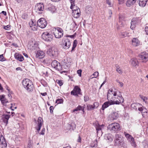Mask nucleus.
Listing matches in <instances>:
<instances>
[{"mask_svg": "<svg viewBox=\"0 0 148 148\" xmlns=\"http://www.w3.org/2000/svg\"><path fill=\"white\" fill-rule=\"evenodd\" d=\"M22 84L24 88L28 92H32L34 89V86L32 82L28 79H25L23 80Z\"/></svg>", "mask_w": 148, "mask_h": 148, "instance_id": "f257e3e1", "label": "nucleus"}, {"mask_svg": "<svg viewBox=\"0 0 148 148\" xmlns=\"http://www.w3.org/2000/svg\"><path fill=\"white\" fill-rule=\"evenodd\" d=\"M108 129L112 132H116L121 130L119 124L118 123H114L109 124L108 127Z\"/></svg>", "mask_w": 148, "mask_h": 148, "instance_id": "f03ea898", "label": "nucleus"}, {"mask_svg": "<svg viewBox=\"0 0 148 148\" xmlns=\"http://www.w3.org/2000/svg\"><path fill=\"white\" fill-rule=\"evenodd\" d=\"M53 34L56 38H60L63 36V30L60 27H57L56 28H54L53 29Z\"/></svg>", "mask_w": 148, "mask_h": 148, "instance_id": "7ed1b4c3", "label": "nucleus"}, {"mask_svg": "<svg viewBox=\"0 0 148 148\" xmlns=\"http://www.w3.org/2000/svg\"><path fill=\"white\" fill-rule=\"evenodd\" d=\"M62 46L65 49H68L71 45L70 40L66 37H64L62 39Z\"/></svg>", "mask_w": 148, "mask_h": 148, "instance_id": "20e7f679", "label": "nucleus"}, {"mask_svg": "<svg viewBox=\"0 0 148 148\" xmlns=\"http://www.w3.org/2000/svg\"><path fill=\"white\" fill-rule=\"evenodd\" d=\"M42 38L45 41H51L52 40L53 35L50 33L47 32H44L42 35Z\"/></svg>", "mask_w": 148, "mask_h": 148, "instance_id": "39448f33", "label": "nucleus"}, {"mask_svg": "<svg viewBox=\"0 0 148 148\" xmlns=\"http://www.w3.org/2000/svg\"><path fill=\"white\" fill-rule=\"evenodd\" d=\"M124 134L126 139L134 147H136V145L134 138L131 135L125 132Z\"/></svg>", "mask_w": 148, "mask_h": 148, "instance_id": "423d86ee", "label": "nucleus"}, {"mask_svg": "<svg viewBox=\"0 0 148 148\" xmlns=\"http://www.w3.org/2000/svg\"><path fill=\"white\" fill-rule=\"evenodd\" d=\"M115 140V145L116 146L122 145L124 143L123 140L121 136L116 134Z\"/></svg>", "mask_w": 148, "mask_h": 148, "instance_id": "0eeeda50", "label": "nucleus"}, {"mask_svg": "<svg viewBox=\"0 0 148 148\" xmlns=\"http://www.w3.org/2000/svg\"><path fill=\"white\" fill-rule=\"evenodd\" d=\"M116 97V98L115 99V100L114 101V104H119L120 103H122L124 102V99L120 92H118V93L117 94Z\"/></svg>", "mask_w": 148, "mask_h": 148, "instance_id": "6e6552de", "label": "nucleus"}, {"mask_svg": "<svg viewBox=\"0 0 148 148\" xmlns=\"http://www.w3.org/2000/svg\"><path fill=\"white\" fill-rule=\"evenodd\" d=\"M51 65L52 67L58 71H62V67L60 64L56 60L53 61L51 63Z\"/></svg>", "mask_w": 148, "mask_h": 148, "instance_id": "1a4fd4ad", "label": "nucleus"}, {"mask_svg": "<svg viewBox=\"0 0 148 148\" xmlns=\"http://www.w3.org/2000/svg\"><path fill=\"white\" fill-rule=\"evenodd\" d=\"M47 24L46 20L43 18H41L38 20L37 25L42 28H45Z\"/></svg>", "mask_w": 148, "mask_h": 148, "instance_id": "9d476101", "label": "nucleus"}, {"mask_svg": "<svg viewBox=\"0 0 148 148\" xmlns=\"http://www.w3.org/2000/svg\"><path fill=\"white\" fill-rule=\"evenodd\" d=\"M140 60L143 62H146L148 60V54L146 52H144L141 53L138 56Z\"/></svg>", "mask_w": 148, "mask_h": 148, "instance_id": "9b49d317", "label": "nucleus"}, {"mask_svg": "<svg viewBox=\"0 0 148 148\" xmlns=\"http://www.w3.org/2000/svg\"><path fill=\"white\" fill-rule=\"evenodd\" d=\"M110 91H108L107 94V99L108 100L110 101H114V100H115V99L116 98V96L117 93L113 94H110L111 92Z\"/></svg>", "mask_w": 148, "mask_h": 148, "instance_id": "f8f14e48", "label": "nucleus"}, {"mask_svg": "<svg viewBox=\"0 0 148 148\" xmlns=\"http://www.w3.org/2000/svg\"><path fill=\"white\" fill-rule=\"evenodd\" d=\"M42 121L43 120L41 117H39L38 118L37 121V125L36 127V129L37 130L36 134L39 133V131L42 125Z\"/></svg>", "mask_w": 148, "mask_h": 148, "instance_id": "ddd939ff", "label": "nucleus"}, {"mask_svg": "<svg viewBox=\"0 0 148 148\" xmlns=\"http://www.w3.org/2000/svg\"><path fill=\"white\" fill-rule=\"evenodd\" d=\"M81 90L77 86H75L73 90L71 92V94L74 96H78L79 95H81Z\"/></svg>", "mask_w": 148, "mask_h": 148, "instance_id": "4468645a", "label": "nucleus"}, {"mask_svg": "<svg viewBox=\"0 0 148 148\" xmlns=\"http://www.w3.org/2000/svg\"><path fill=\"white\" fill-rule=\"evenodd\" d=\"M44 9V5L43 4L40 3L37 4L36 5L34 10L36 12L39 13H41L40 12L43 11Z\"/></svg>", "mask_w": 148, "mask_h": 148, "instance_id": "2eb2a0df", "label": "nucleus"}, {"mask_svg": "<svg viewBox=\"0 0 148 148\" xmlns=\"http://www.w3.org/2000/svg\"><path fill=\"white\" fill-rule=\"evenodd\" d=\"M73 11V17L76 18H77L79 16L80 14V10L79 8L76 7L75 9H74V8L72 9Z\"/></svg>", "mask_w": 148, "mask_h": 148, "instance_id": "dca6fc26", "label": "nucleus"}, {"mask_svg": "<svg viewBox=\"0 0 148 148\" xmlns=\"http://www.w3.org/2000/svg\"><path fill=\"white\" fill-rule=\"evenodd\" d=\"M47 52L50 56H53L56 54L55 49L54 47H49Z\"/></svg>", "mask_w": 148, "mask_h": 148, "instance_id": "f3484780", "label": "nucleus"}, {"mask_svg": "<svg viewBox=\"0 0 148 148\" xmlns=\"http://www.w3.org/2000/svg\"><path fill=\"white\" fill-rule=\"evenodd\" d=\"M0 141L1 144H0V148H6L7 145L4 137L2 135L0 137Z\"/></svg>", "mask_w": 148, "mask_h": 148, "instance_id": "a211bd4d", "label": "nucleus"}, {"mask_svg": "<svg viewBox=\"0 0 148 148\" xmlns=\"http://www.w3.org/2000/svg\"><path fill=\"white\" fill-rule=\"evenodd\" d=\"M139 21H140L137 18H132L131 22V28L132 29H133L135 27L136 25L138 23Z\"/></svg>", "mask_w": 148, "mask_h": 148, "instance_id": "6ab92c4d", "label": "nucleus"}, {"mask_svg": "<svg viewBox=\"0 0 148 148\" xmlns=\"http://www.w3.org/2000/svg\"><path fill=\"white\" fill-rule=\"evenodd\" d=\"M138 110L141 112L142 115L143 117H146L147 116V111L146 108L144 107L138 108Z\"/></svg>", "mask_w": 148, "mask_h": 148, "instance_id": "aec40b11", "label": "nucleus"}, {"mask_svg": "<svg viewBox=\"0 0 148 148\" xmlns=\"http://www.w3.org/2000/svg\"><path fill=\"white\" fill-rule=\"evenodd\" d=\"M29 25L31 29L33 31L36 30L37 26L36 25V22H34L32 20L29 23Z\"/></svg>", "mask_w": 148, "mask_h": 148, "instance_id": "412c9836", "label": "nucleus"}, {"mask_svg": "<svg viewBox=\"0 0 148 148\" xmlns=\"http://www.w3.org/2000/svg\"><path fill=\"white\" fill-rule=\"evenodd\" d=\"M10 117V116L8 114H4L2 115V119L3 122L6 125L8 124V121Z\"/></svg>", "mask_w": 148, "mask_h": 148, "instance_id": "4be33fe9", "label": "nucleus"}, {"mask_svg": "<svg viewBox=\"0 0 148 148\" xmlns=\"http://www.w3.org/2000/svg\"><path fill=\"white\" fill-rule=\"evenodd\" d=\"M114 101H107L105 102L102 105V110H104L105 109L108 107L109 106L111 105L114 104Z\"/></svg>", "mask_w": 148, "mask_h": 148, "instance_id": "5701e85b", "label": "nucleus"}, {"mask_svg": "<svg viewBox=\"0 0 148 148\" xmlns=\"http://www.w3.org/2000/svg\"><path fill=\"white\" fill-rule=\"evenodd\" d=\"M67 130H74L76 127V125L75 123L72 122L70 124H68L67 126Z\"/></svg>", "mask_w": 148, "mask_h": 148, "instance_id": "b1692460", "label": "nucleus"}, {"mask_svg": "<svg viewBox=\"0 0 148 148\" xmlns=\"http://www.w3.org/2000/svg\"><path fill=\"white\" fill-rule=\"evenodd\" d=\"M118 114L116 112H114L112 113L109 116V119L111 120H116L118 118Z\"/></svg>", "mask_w": 148, "mask_h": 148, "instance_id": "393cba45", "label": "nucleus"}, {"mask_svg": "<svg viewBox=\"0 0 148 148\" xmlns=\"http://www.w3.org/2000/svg\"><path fill=\"white\" fill-rule=\"evenodd\" d=\"M45 53L44 52L41 51H38L36 53V58L40 59H42L45 56Z\"/></svg>", "mask_w": 148, "mask_h": 148, "instance_id": "a878e982", "label": "nucleus"}, {"mask_svg": "<svg viewBox=\"0 0 148 148\" xmlns=\"http://www.w3.org/2000/svg\"><path fill=\"white\" fill-rule=\"evenodd\" d=\"M14 57L15 59L20 62H22L24 60L23 56L18 53H16L14 54Z\"/></svg>", "mask_w": 148, "mask_h": 148, "instance_id": "bb28decb", "label": "nucleus"}, {"mask_svg": "<svg viewBox=\"0 0 148 148\" xmlns=\"http://www.w3.org/2000/svg\"><path fill=\"white\" fill-rule=\"evenodd\" d=\"M0 100L3 105L4 106L7 105V103H8V101L5 98L4 95H2L0 96Z\"/></svg>", "mask_w": 148, "mask_h": 148, "instance_id": "cd10ccee", "label": "nucleus"}, {"mask_svg": "<svg viewBox=\"0 0 148 148\" xmlns=\"http://www.w3.org/2000/svg\"><path fill=\"white\" fill-rule=\"evenodd\" d=\"M140 44V42L136 38H133L132 40V45L136 47Z\"/></svg>", "mask_w": 148, "mask_h": 148, "instance_id": "c85d7f7f", "label": "nucleus"}, {"mask_svg": "<svg viewBox=\"0 0 148 148\" xmlns=\"http://www.w3.org/2000/svg\"><path fill=\"white\" fill-rule=\"evenodd\" d=\"M130 62L132 65L134 66H136L138 64V62L136 58H133L131 59Z\"/></svg>", "mask_w": 148, "mask_h": 148, "instance_id": "c756f323", "label": "nucleus"}, {"mask_svg": "<svg viewBox=\"0 0 148 148\" xmlns=\"http://www.w3.org/2000/svg\"><path fill=\"white\" fill-rule=\"evenodd\" d=\"M142 105L138 103H134L132 104L131 105V107L132 108L137 110V108L140 107Z\"/></svg>", "mask_w": 148, "mask_h": 148, "instance_id": "7c9ffc66", "label": "nucleus"}, {"mask_svg": "<svg viewBox=\"0 0 148 148\" xmlns=\"http://www.w3.org/2000/svg\"><path fill=\"white\" fill-rule=\"evenodd\" d=\"M137 0H128L126 3V5L127 6L130 7L134 5Z\"/></svg>", "mask_w": 148, "mask_h": 148, "instance_id": "2f4dec72", "label": "nucleus"}, {"mask_svg": "<svg viewBox=\"0 0 148 148\" xmlns=\"http://www.w3.org/2000/svg\"><path fill=\"white\" fill-rule=\"evenodd\" d=\"M120 20V16H119V26L117 27V29H122V27H123L124 25V21H121Z\"/></svg>", "mask_w": 148, "mask_h": 148, "instance_id": "473e14b6", "label": "nucleus"}, {"mask_svg": "<svg viewBox=\"0 0 148 148\" xmlns=\"http://www.w3.org/2000/svg\"><path fill=\"white\" fill-rule=\"evenodd\" d=\"M139 5L142 7H144L146 5L147 0H138Z\"/></svg>", "mask_w": 148, "mask_h": 148, "instance_id": "72a5a7b5", "label": "nucleus"}, {"mask_svg": "<svg viewBox=\"0 0 148 148\" xmlns=\"http://www.w3.org/2000/svg\"><path fill=\"white\" fill-rule=\"evenodd\" d=\"M129 33L126 32H121L120 36L121 38L125 37L128 36Z\"/></svg>", "mask_w": 148, "mask_h": 148, "instance_id": "f704fd0d", "label": "nucleus"}, {"mask_svg": "<svg viewBox=\"0 0 148 148\" xmlns=\"http://www.w3.org/2000/svg\"><path fill=\"white\" fill-rule=\"evenodd\" d=\"M68 59L69 60V59L67 58L66 60L64 59L63 61V65H65L68 67H69L70 65V63H71L70 61L68 62Z\"/></svg>", "mask_w": 148, "mask_h": 148, "instance_id": "c9c22d12", "label": "nucleus"}, {"mask_svg": "<svg viewBox=\"0 0 148 148\" xmlns=\"http://www.w3.org/2000/svg\"><path fill=\"white\" fill-rule=\"evenodd\" d=\"M82 110L83 112H84V109L81 106H78L75 109L73 110V112H74L75 111H77L78 110Z\"/></svg>", "mask_w": 148, "mask_h": 148, "instance_id": "e433bc0d", "label": "nucleus"}, {"mask_svg": "<svg viewBox=\"0 0 148 148\" xmlns=\"http://www.w3.org/2000/svg\"><path fill=\"white\" fill-rule=\"evenodd\" d=\"M97 140L96 139L94 141H93L91 143L90 147H96L97 145Z\"/></svg>", "mask_w": 148, "mask_h": 148, "instance_id": "4c0bfd02", "label": "nucleus"}, {"mask_svg": "<svg viewBox=\"0 0 148 148\" xmlns=\"http://www.w3.org/2000/svg\"><path fill=\"white\" fill-rule=\"evenodd\" d=\"M115 66L116 68V71L119 74H121L122 73V71L121 69H120L119 66L117 65H116Z\"/></svg>", "mask_w": 148, "mask_h": 148, "instance_id": "58836bf2", "label": "nucleus"}, {"mask_svg": "<svg viewBox=\"0 0 148 148\" xmlns=\"http://www.w3.org/2000/svg\"><path fill=\"white\" fill-rule=\"evenodd\" d=\"M56 82L60 86H62L63 84L62 81L61 80L57 79L56 80Z\"/></svg>", "mask_w": 148, "mask_h": 148, "instance_id": "ea45409f", "label": "nucleus"}, {"mask_svg": "<svg viewBox=\"0 0 148 148\" xmlns=\"http://www.w3.org/2000/svg\"><path fill=\"white\" fill-rule=\"evenodd\" d=\"M143 145L144 148H148V140L143 142Z\"/></svg>", "mask_w": 148, "mask_h": 148, "instance_id": "a19ab883", "label": "nucleus"}, {"mask_svg": "<svg viewBox=\"0 0 148 148\" xmlns=\"http://www.w3.org/2000/svg\"><path fill=\"white\" fill-rule=\"evenodd\" d=\"M103 125H99L97 126L96 127V130L97 131V132H98V131L101 130L102 127Z\"/></svg>", "mask_w": 148, "mask_h": 148, "instance_id": "79ce46f5", "label": "nucleus"}, {"mask_svg": "<svg viewBox=\"0 0 148 148\" xmlns=\"http://www.w3.org/2000/svg\"><path fill=\"white\" fill-rule=\"evenodd\" d=\"M87 108L88 110H90L94 109L93 105H89L87 106Z\"/></svg>", "mask_w": 148, "mask_h": 148, "instance_id": "37998d69", "label": "nucleus"}, {"mask_svg": "<svg viewBox=\"0 0 148 148\" xmlns=\"http://www.w3.org/2000/svg\"><path fill=\"white\" fill-rule=\"evenodd\" d=\"M71 5L70 7L71 9H72L73 5L75 6L74 1L75 0H70Z\"/></svg>", "mask_w": 148, "mask_h": 148, "instance_id": "c03bdc74", "label": "nucleus"}, {"mask_svg": "<svg viewBox=\"0 0 148 148\" xmlns=\"http://www.w3.org/2000/svg\"><path fill=\"white\" fill-rule=\"evenodd\" d=\"M93 106L94 108H97L99 106V103L97 102H95L93 103Z\"/></svg>", "mask_w": 148, "mask_h": 148, "instance_id": "a18cd8bd", "label": "nucleus"}, {"mask_svg": "<svg viewBox=\"0 0 148 148\" xmlns=\"http://www.w3.org/2000/svg\"><path fill=\"white\" fill-rule=\"evenodd\" d=\"M99 75V73L97 71L95 72L92 75H93L94 76V77H92V78H97Z\"/></svg>", "mask_w": 148, "mask_h": 148, "instance_id": "49530a36", "label": "nucleus"}, {"mask_svg": "<svg viewBox=\"0 0 148 148\" xmlns=\"http://www.w3.org/2000/svg\"><path fill=\"white\" fill-rule=\"evenodd\" d=\"M140 97L143 100V101L146 102L145 101V100L147 99V97H145L143 96L140 95Z\"/></svg>", "mask_w": 148, "mask_h": 148, "instance_id": "de8ad7c7", "label": "nucleus"}, {"mask_svg": "<svg viewBox=\"0 0 148 148\" xmlns=\"http://www.w3.org/2000/svg\"><path fill=\"white\" fill-rule=\"evenodd\" d=\"M118 3L119 5L122 4L125 2V0H118Z\"/></svg>", "mask_w": 148, "mask_h": 148, "instance_id": "09e8293b", "label": "nucleus"}, {"mask_svg": "<svg viewBox=\"0 0 148 148\" xmlns=\"http://www.w3.org/2000/svg\"><path fill=\"white\" fill-rule=\"evenodd\" d=\"M106 3L109 5L110 7L112 6V4L110 0H106Z\"/></svg>", "mask_w": 148, "mask_h": 148, "instance_id": "8fccbe9b", "label": "nucleus"}, {"mask_svg": "<svg viewBox=\"0 0 148 148\" xmlns=\"http://www.w3.org/2000/svg\"><path fill=\"white\" fill-rule=\"evenodd\" d=\"M82 71L81 69L78 70L77 71V73L78 74L79 76L80 77L81 76Z\"/></svg>", "mask_w": 148, "mask_h": 148, "instance_id": "3c124183", "label": "nucleus"}, {"mask_svg": "<svg viewBox=\"0 0 148 148\" xmlns=\"http://www.w3.org/2000/svg\"><path fill=\"white\" fill-rule=\"evenodd\" d=\"M4 60H5L3 58V55H0V61H3Z\"/></svg>", "mask_w": 148, "mask_h": 148, "instance_id": "603ef678", "label": "nucleus"}, {"mask_svg": "<svg viewBox=\"0 0 148 148\" xmlns=\"http://www.w3.org/2000/svg\"><path fill=\"white\" fill-rule=\"evenodd\" d=\"M84 98V100L85 101H87L89 100V98L87 96H85Z\"/></svg>", "mask_w": 148, "mask_h": 148, "instance_id": "864d4df0", "label": "nucleus"}, {"mask_svg": "<svg viewBox=\"0 0 148 148\" xmlns=\"http://www.w3.org/2000/svg\"><path fill=\"white\" fill-rule=\"evenodd\" d=\"M116 81L119 84H120V86L122 87L123 85V83L122 82H121L120 81H119V80H116Z\"/></svg>", "mask_w": 148, "mask_h": 148, "instance_id": "5fc2aeb1", "label": "nucleus"}, {"mask_svg": "<svg viewBox=\"0 0 148 148\" xmlns=\"http://www.w3.org/2000/svg\"><path fill=\"white\" fill-rule=\"evenodd\" d=\"M50 112L51 113H53V110L54 109V108L53 106H51L49 108Z\"/></svg>", "mask_w": 148, "mask_h": 148, "instance_id": "6e6d98bb", "label": "nucleus"}, {"mask_svg": "<svg viewBox=\"0 0 148 148\" xmlns=\"http://www.w3.org/2000/svg\"><path fill=\"white\" fill-rule=\"evenodd\" d=\"M11 106L10 107V108L12 110H14V109H16L17 108V107H13L12 106L13 104L12 103H11Z\"/></svg>", "mask_w": 148, "mask_h": 148, "instance_id": "4d7b16f0", "label": "nucleus"}, {"mask_svg": "<svg viewBox=\"0 0 148 148\" xmlns=\"http://www.w3.org/2000/svg\"><path fill=\"white\" fill-rule=\"evenodd\" d=\"M9 27L10 26L8 25L7 26H4L3 28L6 30H8L10 28Z\"/></svg>", "mask_w": 148, "mask_h": 148, "instance_id": "13d9d810", "label": "nucleus"}, {"mask_svg": "<svg viewBox=\"0 0 148 148\" xmlns=\"http://www.w3.org/2000/svg\"><path fill=\"white\" fill-rule=\"evenodd\" d=\"M77 40H74L73 42V46L76 47L77 46Z\"/></svg>", "mask_w": 148, "mask_h": 148, "instance_id": "bf43d9fd", "label": "nucleus"}, {"mask_svg": "<svg viewBox=\"0 0 148 148\" xmlns=\"http://www.w3.org/2000/svg\"><path fill=\"white\" fill-rule=\"evenodd\" d=\"M62 101V100L61 99H58L56 100V102L58 103H61Z\"/></svg>", "mask_w": 148, "mask_h": 148, "instance_id": "052dcab7", "label": "nucleus"}, {"mask_svg": "<svg viewBox=\"0 0 148 148\" xmlns=\"http://www.w3.org/2000/svg\"><path fill=\"white\" fill-rule=\"evenodd\" d=\"M108 91H112L111 92H110V94H113L114 93H117V94H118V92H115V91H114L113 90H112V89H110Z\"/></svg>", "mask_w": 148, "mask_h": 148, "instance_id": "680f3d73", "label": "nucleus"}, {"mask_svg": "<svg viewBox=\"0 0 148 148\" xmlns=\"http://www.w3.org/2000/svg\"><path fill=\"white\" fill-rule=\"evenodd\" d=\"M145 31L147 34L148 35V26H146L145 27Z\"/></svg>", "mask_w": 148, "mask_h": 148, "instance_id": "e2e57ef3", "label": "nucleus"}, {"mask_svg": "<svg viewBox=\"0 0 148 148\" xmlns=\"http://www.w3.org/2000/svg\"><path fill=\"white\" fill-rule=\"evenodd\" d=\"M1 13L3 14H4L5 16H6L7 15V13L6 12L4 11H2V12Z\"/></svg>", "mask_w": 148, "mask_h": 148, "instance_id": "0e129e2a", "label": "nucleus"}, {"mask_svg": "<svg viewBox=\"0 0 148 148\" xmlns=\"http://www.w3.org/2000/svg\"><path fill=\"white\" fill-rule=\"evenodd\" d=\"M40 135H44L45 134V132L41 130V132L39 133Z\"/></svg>", "mask_w": 148, "mask_h": 148, "instance_id": "69168bd1", "label": "nucleus"}, {"mask_svg": "<svg viewBox=\"0 0 148 148\" xmlns=\"http://www.w3.org/2000/svg\"><path fill=\"white\" fill-rule=\"evenodd\" d=\"M81 138L80 137V136L79 137V138L77 140V142H81Z\"/></svg>", "mask_w": 148, "mask_h": 148, "instance_id": "338daca9", "label": "nucleus"}, {"mask_svg": "<svg viewBox=\"0 0 148 148\" xmlns=\"http://www.w3.org/2000/svg\"><path fill=\"white\" fill-rule=\"evenodd\" d=\"M41 94L43 96H45L47 95V93L46 92H44L43 93H41Z\"/></svg>", "mask_w": 148, "mask_h": 148, "instance_id": "774afa93", "label": "nucleus"}]
</instances>
